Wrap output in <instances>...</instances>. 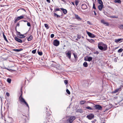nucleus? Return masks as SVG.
Masks as SVG:
<instances>
[{"label": "nucleus", "instance_id": "nucleus-1", "mask_svg": "<svg viewBox=\"0 0 123 123\" xmlns=\"http://www.w3.org/2000/svg\"><path fill=\"white\" fill-rule=\"evenodd\" d=\"M98 47L99 49L103 51L106 50L108 48L107 45L102 42L98 43Z\"/></svg>", "mask_w": 123, "mask_h": 123}, {"label": "nucleus", "instance_id": "nucleus-2", "mask_svg": "<svg viewBox=\"0 0 123 123\" xmlns=\"http://www.w3.org/2000/svg\"><path fill=\"white\" fill-rule=\"evenodd\" d=\"M19 101L22 103H24L26 106L29 108V107L28 103L25 101L24 99L22 97V93L21 94L19 98Z\"/></svg>", "mask_w": 123, "mask_h": 123}, {"label": "nucleus", "instance_id": "nucleus-3", "mask_svg": "<svg viewBox=\"0 0 123 123\" xmlns=\"http://www.w3.org/2000/svg\"><path fill=\"white\" fill-rule=\"evenodd\" d=\"M76 118L74 116L69 117L67 120V123H72L73 121Z\"/></svg>", "mask_w": 123, "mask_h": 123}, {"label": "nucleus", "instance_id": "nucleus-4", "mask_svg": "<svg viewBox=\"0 0 123 123\" xmlns=\"http://www.w3.org/2000/svg\"><path fill=\"white\" fill-rule=\"evenodd\" d=\"M65 53L66 55V56L69 59H71V51L68 50L67 51L65 52Z\"/></svg>", "mask_w": 123, "mask_h": 123}, {"label": "nucleus", "instance_id": "nucleus-5", "mask_svg": "<svg viewBox=\"0 0 123 123\" xmlns=\"http://www.w3.org/2000/svg\"><path fill=\"white\" fill-rule=\"evenodd\" d=\"M92 59V58L91 56H86L85 57L84 60L85 61H88L90 62L91 61Z\"/></svg>", "mask_w": 123, "mask_h": 123}, {"label": "nucleus", "instance_id": "nucleus-6", "mask_svg": "<svg viewBox=\"0 0 123 123\" xmlns=\"http://www.w3.org/2000/svg\"><path fill=\"white\" fill-rule=\"evenodd\" d=\"M60 44L59 41L57 39H55L53 42V44L55 46H58Z\"/></svg>", "mask_w": 123, "mask_h": 123}, {"label": "nucleus", "instance_id": "nucleus-7", "mask_svg": "<svg viewBox=\"0 0 123 123\" xmlns=\"http://www.w3.org/2000/svg\"><path fill=\"white\" fill-rule=\"evenodd\" d=\"M86 117L89 120H91L94 118V115L92 114H91L87 115Z\"/></svg>", "mask_w": 123, "mask_h": 123}, {"label": "nucleus", "instance_id": "nucleus-8", "mask_svg": "<svg viewBox=\"0 0 123 123\" xmlns=\"http://www.w3.org/2000/svg\"><path fill=\"white\" fill-rule=\"evenodd\" d=\"M15 39L17 41L21 43H22L23 42H24V40H22L18 38L17 37H15Z\"/></svg>", "mask_w": 123, "mask_h": 123}, {"label": "nucleus", "instance_id": "nucleus-9", "mask_svg": "<svg viewBox=\"0 0 123 123\" xmlns=\"http://www.w3.org/2000/svg\"><path fill=\"white\" fill-rule=\"evenodd\" d=\"M75 17L76 19L79 21H81L82 20V19L78 15L75 14Z\"/></svg>", "mask_w": 123, "mask_h": 123}, {"label": "nucleus", "instance_id": "nucleus-10", "mask_svg": "<svg viewBox=\"0 0 123 123\" xmlns=\"http://www.w3.org/2000/svg\"><path fill=\"white\" fill-rule=\"evenodd\" d=\"M87 34L89 37H91L94 38L95 37V36L94 34L89 32H87Z\"/></svg>", "mask_w": 123, "mask_h": 123}, {"label": "nucleus", "instance_id": "nucleus-11", "mask_svg": "<svg viewBox=\"0 0 123 123\" xmlns=\"http://www.w3.org/2000/svg\"><path fill=\"white\" fill-rule=\"evenodd\" d=\"M94 107L95 109L99 110H101L102 108V107L98 105H96L94 106Z\"/></svg>", "mask_w": 123, "mask_h": 123}, {"label": "nucleus", "instance_id": "nucleus-12", "mask_svg": "<svg viewBox=\"0 0 123 123\" xmlns=\"http://www.w3.org/2000/svg\"><path fill=\"white\" fill-rule=\"evenodd\" d=\"M101 22L104 24L106 26H108L109 25V24L108 22H105L104 20L103 19L101 20Z\"/></svg>", "mask_w": 123, "mask_h": 123}, {"label": "nucleus", "instance_id": "nucleus-13", "mask_svg": "<svg viewBox=\"0 0 123 123\" xmlns=\"http://www.w3.org/2000/svg\"><path fill=\"white\" fill-rule=\"evenodd\" d=\"M121 90V87H120L117 89H115L114 91L112 92L113 93H116L120 91Z\"/></svg>", "mask_w": 123, "mask_h": 123}, {"label": "nucleus", "instance_id": "nucleus-14", "mask_svg": "<svg viewBox=\"0 0 123 123\" xmlns=\"http://www.w3.org/2000/svg\"><path fill=\"white\" fill-rule=\"evenodd\" d=\"M122 38H119L118 39H115V42L117 43H118L120 42V41L123 40Z\"/></svg>", "mask_w": 123, "mask_h": 123}, {"label": "nucleus", "instance_id": "nucleus-15", "mask_svg": "<svg viewBox=\"0 0 123 123\" xmlns=\"http://www.w3.org/2000/svg\"><path fill=\"white\" fill-rule=\"evenodd\" d=\"M62 11L63 12V13L64 14H66L67 13V11L66 9H64L63 8H61Z\"/></svg>", "mask_w": 123, "mask_h": 123}, {"label": "nucleus", "instance_id": "nucleus-16", "mask_svg": "<svg viewBox=\"0 0 123 123\" xmlns=\"http://www.w3.org/2000/svg\"><path fill=\"white\" fill-rule=\"evenodd\" d=\"M59 11V12L60 13H62L61 11L60 10L59 8H55V9H54V11L55 13H57V12L56 11Z\"/></svg>", "mask_w": 123, "mask_h": 123}, {"label": "nucleus", "instance_id": "nucleus-17", "mask_svg": "<svg viewBox=\"0 0 123 123\" xmlns=\"http://www.w3.org/2000/svg\"><path fill=\"white\" fill-rule=\"evenodd\" d=\"M33 38L32 36L31 35L29 37L27 38V40L28 41L31 40Z\"/></svg>", "mask_w": 123, "mask_h": 123}, {"label": "nucleus", "instance_id": "nucleus-18", "mask_svg": "<svg viewBox=\"0 0 123 123\" xmlns=\"http://www.w3.org/2000/svg\"><path fill=\"white\" fill-rule=\"evenodd\" d=\"M83 66L85 67H86L88 66L87 63L86 62H84L83 63Z\"/></svg>", "mask_w": 123, "mask_h": 123}, {"label": "nucleus", "instance_id": "nucleus-19", "mask_svg": "<svg viewBox=\"0 0 123 123\" xmlns=\"http://www.w3.org/2000/svg\"><path fill=\"white\" fill-rule=\"evenodd\" d=\"M23 50V49H13V50L15 51H16L17 52H18L22 50Z\"/></svg>", "mask_w": 123, "mask_h": 123}, {"label": "nucleus", "instance_id": "nucleus-20", "mask_svg": "<svg viewBox=\"0 0 123 123\" xmlns=\"http://www.w3.org/2000/svg\"><path fill=\"white\" fill-rule=\"evenodd\" d=\"M114 2L115 3H117L120 4L121 2L120 0H115Z\"/></svg>", "mask_w": 123, "mask_h": 123}, {"label": "nucleus", "instance_id": "nucleus-21", "mask_svg": "<svg viewBox=\"0 0 123 123\" xmlns=\"http://www.w3.org/2000/svg\"><path fill=\"white\" fill-rule=\"evenodd\" d=\"M86 102V101L84 100L81 101H80V105H83Z\"/></svg>", "mask_w": 123, "mask_h": 123}, {"label": "nucleus", "instance_id": "nucleus-22", "mask_svg": "<svg viewBox=\"0 0 123 123\" xmlns=\"http://www.w3.org/2000/svg\"><path fill=\"white\" fill-rule=\"evenodd\" d=\"M23 17L24 16H22L18 17L17 18V19L18 20H19L20 19H22L23 18Z\"/></svg>", "mask_w": 123, "mask_h": 123}, {"label": "nucleus", "instance_id": "nucleus-23", "mask_svg": "<svg viewBox=\"0 0 123 123\" xmlns=\"http://www.w3.org/2000/svg\"><path fill=\"white\" fill-rule=\"evenodd\" d=\"M3 37H4L5 40L6 42H8V41L7 40V39L6 36L3 33Z\"/></svg>", "mask_w": 123, "mask_h": 123}, {"label": "nucleus", "instance_id": "nucleus-24", "mask_svg": "<svg viewBox=\"0 0 123 123\" xmlns=\"http://www.w3.org/2000/svg\"><path fill=\"white\" fill-rule=\"evenodd\" d=\"M109 17H110L111 18H118L117 16H108Z\"/></svg>", "mask_w": 123, "mask_h": 123}, {"label": "nucleus", "instance_id": "nucleus-25", "mask_svg": "<svg viewBox=\"0 0 123 123\" xmlns=\"http://www.w3.org/2000/svg\"><path fill=\"white\" fill-rule=\"evenodd\" d=\"M54 15L57 18H60V16L56 14V13H54Z\"/></svg>", "mask_w": 123, "mask_h": 123}, {"label": "nucleus", "instance_id": "nucleus-26", "mask_svg": "<svg viewBox=\"0 0 123 123\" xmlns=\"http://www.w3.org/2000/svg\"><path fill=\"white\" fill-rule=\"evenodd\" d=\"M7 81L9 83H10L11 82V80L10 78H8L7 79Z\"/></svg>", "mask_w": 123, "mask_h": 123}, {"label": "nucleus", "instance_id": "nucleus-27", "mask_svg": "<svg viewBox=\"0 0 123 123\" xmlns=\"http://www.w3.org/2000/svg\"><path fill=\"white\" fill-rule=\"evenodd\" d=\"M44 25L45 27L47 28V29H48L49 28V27L48 24H44Z\"/></svg>", "mask_w": 123, "mask_h": 123}, {"label": "nucleus", "instance_id": "nucleus-28", "mask_svg": "<svg viewBox=\"0 0 123 123\" xmlns=\"http://www.w3.org/2000/svg\"><path fill=\"white\" fill-rule=\"evenodd\" d=\"M119 29H123V25H120L119 26Z\"/></svg>", "mask_w": 123, "mask_h": 123}, {"label": "nucleus", "instance_id": "nucleus-29", "mask_svg": "<svg viewBox=\"0 0 123 123\" xmlns=\"http://www.w3.org/2000/svg\"><path fill=\"white\" fill-rule=\"evenodd\" d=\"M16 31H17V35H18L19 36H21L22 34H21L20 32H18V31H17L16 30Z\"/></svg>", "mask_w": 123, "mask_h": 123}, {"label": "nucleus", "instance_id": "nucleus-30", "mask_svg": "<svg viewBox=\"0 0 123 123\" xmlns=\"http://www.w3.org/2000/svg\"><path fill=\"white\" fill-rule=\"evenodd\" d=\"M89 41L91 43H93L95 42V40L93 39H91Z\"/></svg>", "mask_w": 123, "mask_h": 123}, {"label": "nucleus", "instance_id": "nucleus-31", "mask_svg": "<svg viewBox=\"0 0 123 123\" xmlns=\"http://www.w3.org/2000/svg\"><path fill=\"white\" fill-rule=\"evenodd\" d=\"M84 7L85 8H87V6L85 4H82L81 5V7Z\"/></svg>", "mask_w": 123, "mask_h": 123}, {"label": "nucleus", "instance_id": "nucleus-32", "mask_svg": "<svg viewBox=\"0 0 123 123\" xmlns=\"http://www.w3.org/2000/svg\"><path fill=\"white\" fill-rule=\"evenodd\" d=\"M123 49L121 48L118 50L117 52L118 53H120L123 51Z\"/></svg>", "mask_w": 123, "mask_h": 123}, {"label": "nucleus", "instance_id": "nucleus-33", "mask_svg": "<svg viewBox=\"0 0 123 123\" xmlns=\"http://www.w3.org/2000/svg\"><path fill=\"white\" fill-rule=\"evenodd\" d=\"M98 3L100 4H103V3L101 0H98Z\"/></svg>", "mask_w": 123, "mask_h": 123}, {"label": "nucleus", "instance_id": "nucleus-34", "mask_svg": "<svg viewBox=\"0 0 123 123\" xmlns=\"http://www.w3.org/2000/svg\"><path fill=\"white\" fill-rule=\"evenodd\" d=\"M86 108L89 110H93V109L92 108L89 106L86 107Z\"/></svg>", "mask_w": 123, "mask_h": 123}, {"label": "nucleus", "instance_id": "nucleus-35", "mask_svg": "<svg viewBox=\"0 0 123 123\" xmlns=\"http://www.w3.org/2000/svg\"><path fill=\"white\" fill-rule=\"evenodd\" d=\"M38 54L40 55H42L43 53L41 51H38Z\"/></svg>", "mask_w": 123, "mask_h": 123}, {"label": "nucleus", "instance_id": "nucleus-36", "mask_svg": "<svg viewBox=\"0 0 123 123\" xmlns=\"http://www.w3.org/2000/svg\"><path fill=\"white\" fill-rule=\"evenodd\" d=\"M66 92L68 94H70V92L69 90L67 89L66 90Z\"/></svg>", "mask_w": 123, "mask_h": 123}, {"label": "nucleus", "instance_id": "nucleus-37", "mask_svg": "<svg viewBox=\"0 0 123 123\" xmlns=\"http://www.w3.org/2000/svg\"><path fill=\"white\" fill-rule=\"evenodd\" d=\"M25 37V36H24L23 34H22L21 36H20V37H19L21 38H24Z\"/></svg>", "mask_w": 123, "mask_h": 123}, {"label": "nucleus", "instance_id": "nucleus-38", "mask_svg": "<svg viewBox=\"0 0 123 123\" xmlns=\"http://www.w3.org/2000/svg\"><path fill=\"white\" fill-rule=\"evenodd\" d=\"M81 38V36L80 35H78L77 36V38L76 39V40H78L77 39V38L78 39H80Z\"/></svg>", "mask_w": 123, "mask_h": 123}, {"label": "nucleus", "instance_id": "nucleus-39", "mask_svg": "<svg viewBox=\"0 0 123 123\" xmlns=\"http://www.w3.org/2000/svg\"><path fill=\"white\" fill-rule=\"evenodd\" d=\"M78 112L81 113L83 112L82 110L81 109H78L77 110Z\"/></svg>", "mask_w": 123, "mask_h": 123}, {"label": "nucleus", "instance_id": "nucleus-40", "mask_svg": "<svg viewBox=\"0 0 123 123\" xmlns=\"http://www.w3.org/2000/svg\"><path fill=\"white\" fill-rule=\"evenodd\" d=\"M79 2V1L78 0H76L75 1V4L76 6L78 5Z\"/></svg>", "mask_w": 123, "mask_h": 123}, {"label": "nucleus", "instance_id": "nucleus-41", "mask_svg": "<svg viewBox=\"0 0 123 123\" xmlns=\"http://www.w3.org/2000/svg\"><path fill=\"white\" fill-rule=\"evenodd\" d=\"M100 5L98 6V8H103V4H100Z\"/></svg>", "mask_w": 123, "mask_h": 123}, {"label": "nucleus", "instance_id": "nucleus-42", "mask_svg": "<svg viewBox=\"0 0 123 123\" xmlns=\"http://www.w3.org/2000/svg\"><path fill=\"white\" fill-rule=\"evenodd\" d=\"M36 49L33 50L32 51V53L33 54H35L36 53Z\"/></svg>", "mask_w": 123, "mask_h": 123}, {"label": "nucleus", "instance_id": "nucleus-43", "mask_svg": "<svg viewBox=\"0 0 123 123\" xmlns=\"http://www.w3.org/2000/svg\"><path fill=\"white\" fill-rule=\"evenodd\" d=\"M18 10H20V11L23 10V11L25 12V9H23V8H21L17 10V11H18Z\"/></svg>", "mask_w": 123, "mask_h": 123}, {"label": "nucleus", "instance_id": "nucleus-44", "mask_svg": "<svg viewBox=\"0 0 123 123\" xmlns=\"http://www.w3.org/2000/svg\"><path fill=\"white\" fill-rule=\"evenodd\" d=\"M64 82L65 84L67 85L68 82V80H64Z\"/></svg>", "mask_w": 123, "mask_h": 123}, {"label": "nucleus", "instance_id": "nucleus-45", "mask_svg": "<svg viewBox=\"0 0 123 123\" xmlns=\"http://www.w3.org/2000/svg\"><path fill=\"white\" fill-rule=\"evenodd\" d=\"M27 26H31L30 23L28 22H27Z\"/></svg>", "mask_w": 123, "mask_h": 123}, {"label": "nucleus", "instance_id": "nucleus-46", "mask_svg": "<svg viewBox=\"0 0 123 123\" xmlns=\"http://www.w3.org/2000/svg\"><path fill=\"white\" fill-rule=\"evenodd\" d=\"M54 36V35L53 34H52L50 35V37L51 38H53Z\"/></svg>", "mask_w": 123, "mask_h": 123}, {"label": "nucleus", "instance_id": "nucleus-47", "mask_svg": "<svg viewBox=\"0 0 123 123\" xmlns=\"http://www.w3.org/2000/svg\"><path fill=\"white\" fill-rule=\"evenodd\" d=\"M17 20H18L17 19V18L15 19V20L14 21V23H16L17 22Z\"/></svg>", "mask_w": 123, "mask_h": 123}, {"label": "nucleus", "instance_id": "nucleus-48", "mask_svg": "<svg viewBox=\"0 0 123 123\" xmlns=\"http://www.w3.org/2000/svg\"><path fill=\"white\" fill-rule=\"evenodd\" d=\"M17 20H18L17 19V18L15 19V20L14 21V23H16L17 22Z\"/></svg>", "mask_w": 123, "mask_h": 123}, {"label": "nucleus", "instance_id": "nucleus-49", "mask_svg": "<svg viewBox=\"0 0 123 123\" xmlns=\"http://www.w3.org/2000/svg\"><path fill=\"white\" fill-rule=\"evenodd\" d=\"M6 95L7 96H9V94L8 92H6Z\"/></svg>", "mask_w": 123, "mask_h": 123}, {"label": "nucleus", "instance_id": "nucleus-50", "mask_svg": "<svg viewBox=\"0 0 123 123\" xmlns=\"http://www.w3.org/2000/svg\"><path fill=\"white\" fill-rule=\"evenodd\" d=\"M93 12H94V14L95 15H97V13H96L95 11H93Z\"/></svg>", "mask_w": 123, "mask_h": 123}, {"label": "nucleus", "instance_id": "nucleus-51", "mask_svg": "<svg viewBox=\"0 0 123 123\" xmlns=\"http://www.w3.org/2000/svg\"><path fill=\"white\" fill-rule=\"evenodd\" d=\"M19 26V23H18L17 25V26H18V27Z\"/></svg>", "mask_w": 123, "mask_h": 123}, {"label": "nucleus", "instance_id": "nucleus-52", "mask_svg": "<svg viewBox=\"0 0 123 123\" xmlns=\"http://www.w3.org/2000/svg\"><path fill=\"white\" fill-rule=\"evenodd\" d=\"M92 8H96L95 5V4L94 3H93V6Z\"/></svg>", "mask_w": 123, "mask_h": 123}, {"label": "nucleus", "instance_id": "nucleus-53", "mask_svg": "<svg viewBox=\"0 0 123 123\" xmlns=\"http://www.w3.org/2000/svg\"><path fill=\"white\" fill-rule=\"evenodd\" d=\"M87 23L90 25H91V23H90V22H89V21H87Z\"/></svg>", "mask_w": 123, "mask_h": 123}, {"label": "nucleus", "instance_id": "nucleus-54", "mask_svg": "<svg viewBox=\"0 0 123 123\" xmlns=\"http://www.w3.org/2000/svg\"><path fill=\"white\" fill-rule=\"evenodd\" d=\"M74 57L75 58H76V57H77V55H75L74 54Z\"/></svg>", "mask_w": 123, "mask_h": 123}, {"label": "nucleus", "instance_id": "nucleus-55", "mask_svg": "<svg viewBox=\"0 0 123 123\" xmlns=\"http://www.w3.org/2000/svg\"><path fill=\"white\" fill-rule=\"evenodd\" d=\"M4 6L3 5H0V7H3V6Z\"/></svg>", "mask_w": 123, "mask_h": 123}, {"label": "nucleus", "instance_id": "nucleus-56", "mask_svg": "<svg viewBox=\"0 0 123 123\" xmlns=\"http://www.w3.org/2000/svg\"><path fill=\"white\" fill-rule=\"evenodd\" d=\"M46 1L49 3L50 2V0H46Z\"/></svg>", "mask_w": 123, "mask_h": 123}, {"label": "nucleus", "instance_id": "nucleus-57", "mask_svg": "<svg viewBox=\"0 0 123 123\" xmlns=\"http://www.w3.org/2000/svg\"><path fill=\"white\" fill-rule=\"evenodd\" d=\"M23 21H24L25 22H28L27 20H23Z\"/></svg>", "mask_w": 123, "mask_h": 123}, {"label": "nucleus", "instance_id": "nucleus-58", "mask_svg": "<svg viewBox=\"0 0 123 123\" xmlns=\"http://www.w3.org/2000/svg\"><path fill=\"white\" fill-rule=\"evenodd\" d=\"M98 8L99 10L100 11H101L103 9V8Z\"/></svg>", "mask_w": 123, "mask_h": 123}, {"label": "nucleus", "instance_id": "nucleus-59", "mask_svg": "<svg viewBox=\"0 0 123 123\" xmlns=\"http://www.w3.org/2000/svg\"><path fill=\"white\" fill-rule=\"evenodd\" d=\"M4 68V69H6L8 70H9V69L7 68Z\"/></svg>", "mask_w": 123, "mask_h": 123}, {"label": "nucleus", "instance_id": "nucleus-60", "mask_svg": "<svg viewBox=\"0 0 123 123\" xmlns=\"http://www.w3.org/2000/svg\"><path fill=\"white\" fill-rule=\"evenodd\" d=\"M117 58H115V59L114 61H115V60H117Z\"/></svg>", "mask_w": 123, "mask_h": 123}, {"label": "nucleus", "instance_id": "nucleus-61", "mask_svg": "<svg viewBox=\"0 0 123 123\" xmlns=\"http://www.w3.org/2000/svg\"><path fill=\"white\" fill-rule=\"evenodd\" d=\"M92 123H95L94 121H92Z\"/></svg>", "mask_w": 123, "mask_h": 123}, {"label": "nucleus", "instance_id": "nucleus-62", "mask_svg": "<svg viewBox=\"0 0 123 123\" xmlns=\"http://www.w3.org/2000/svg\"><path fill=\"white\" fill-rule=\"evenodd\" d=\"M121 56L122 57L123 56V53H122V54L121 55Z\"/></svg>", "mask_w": 123, "mask_h": 123}, {"label": "nucleus", "instance_id": "nucleus-63", "mask_svg": "<svg viewBox=\"0 0 123 123\" xmlns=\"http://www.w3.org/2000/svg\"><path fill=\"white\" fill-rule=\"evenodd\" d=\"M77 10H79V11H80V8H77Z\"/></svg>", "mask_w": 123, "mask_h": 123}, {"label": "nucleus", "instance_id": "nucleus-64", "mask_svg": "<svg viewBox=\"0 0 123 123\" xmlns=\"http://www.w3.org/2000/svg\"><path fill=\"white\" fill-rule=\"evenodd\" d=\"M93 121H94V122H96V119H94Z\"/></svg>", "mask_w": 123, "mask_h": 123}]
</instances>
